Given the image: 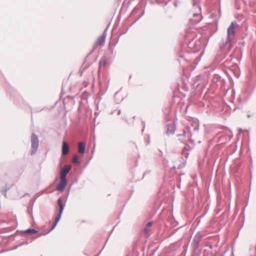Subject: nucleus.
Returning <instances> with one entry per match:
<instances>
[{
    "instance_id": "nucleus-10",
    "label": "nucleus",
    "mask_w": 256,
    "mask_h": 256,
    "mask_svg": "<svg viewBox=\"0 0 256 256\" xmlns=\"http://www.w3.org/2000/svg\"><path fill=\"white\" fill-rule=\"evenodd\" d=\"M175 129V126L172 124H167L166 133L168 134H173Z\"/></svg>"
},
{
    "instance_id": "nucleus-1",
    "label": "nucleus",
    "mask_w": 256,
    "mask_h": 256,
    "mask_svg": "<svg viewBox=\"0 0 256 256\" xmlns=\"http://www.w3.org/2000/svg\"><path fill=\"white\" fill-rule=\"evenodd\" d=\"M238 26V25L236 22H232L228 28L227 38L226 44H228L230 48L232 46V40L236 34V30Z\"/></svg>"
},
{
    "instance_id": "nucleus-4",
    "label": "nucleus",
    "mask_w": 256,
    "mask_h": 256,
    "mask_svg": "<svg viewBox=\"0 0 256 256\" xmlns=\"http://www.w3.org/2000/svg\"><path fill=\"white\" fill-rule=\"evenodd\" d=\"M32 148V150L31 152L32 154H34L36 152L38 147V137L34 134H32L31 137Z\"/></svg>"
},
{
    "instance_id": "nucleus-9",
    "label": "nucleus",
    "mask_w": 256,
    "mask_h": 256,
    "mask_svg": "<svg viewBox=\"0 0 256 256\" xmlns=\"http://www.w3.org/2000/svg\"><path fill=\"white\" fill-rule=\"evenodd\" d=\"M152 225V222H149L146 223V226L144 228V232L146 235L149 236L150 234V232L151 231V226Z\"/></svg>"
},
{
    "instance_id": "nucleus-13",
    "label": "nucleus",
    "mask_w": 256,
    "mask_h": 256,
    "mask_svg": "<svg viewBox=\"0 0 256 256\" xmlns=\"http://www.w3.org/2000/svg\"><path fill=\"white\" fill-rule=\"evenodd\" d=\"M24 234H36L38 232V231L34 230V229H28L24 231L23 232Z\"/></svg>"
},
{
    "instance_id": "nucleus-6",
    "label": "nucleus",
    "mask_w": 256,
    "mask_h": 256,
    "mask_svg": "<svg viewBox=\"0 0 256 256\" xmlns=\"http://www.w3.org/2000/svg\"><path fill=\"white\" fill-rule=\"evenodd\" d=\"M106 30L103 32L102 34L100 36L97 40L96 45L98 46H104L106 38Z\"/></svg>"
},
{
    "instance_id": "nucleus-16",
    "label": "nucleus",
    "mask_w": 256,
    "mask_h": 256,
    "mask_svg": "<svg viewBox=\"0 0 256 256\" xmlns=\"http://www.w3.org/2000/svg\"><path fill=\"white\" fill-rule=\"evenodd\" d=\"M195 123H196V126L194 128V130H198V120H197L195 122Z\"/></svg>"
},
{
    "instance_id": "nucleus-5",
    "label": "nucleus",
    "mask_w": 256,
    "mask_h": 256,
    "mask_svg": "<svg viewBox=\"0 0 256 256\" xmlns=\"http://www.w3.org/2000/svg\"><path fill=\"white\" fill-rule=\"evenodd\" d=\"M66 179L60 177V181L56 186L57 190L60 192H63L66 186Z\"/></svg>"
},
{
    "instance_id": "nucleus-17",
    "label": "nucleus",
    "mask_w": 256,
    "mask_h": 256,
    "mask_svg": "<svg viewBox=\"0 0 256 256\" xmlns=\"http://www.w3.org/2000/svg\"><path fill=\"white\" fill-rule=\"evenodd\" d=\"M120 110H119L118 112V114H120Z\"/></svg>"
},
{
    "instance_id": "nucleus-7",
    "label": "nucleus",
    "mask_w": 256,
    "mask_h": 256,
    "mask_svg": "<svg viewBox=\"0 0 256 256\" xmlns=\"http://www.w3.org/2000/svg\"><path fill=\"white\" fill-rule=\"evenodd\" d=\"M71 169V166L69 165H66L60 172V178H66V175Z\"/></svg>"
},
{
    "instance_id": "nucleus-14",
    "label": "nucleus",
    "mask_w": 256,
    "mask_h": 256,
    "mask_svg": "<svg viewBox=\"0 0 256 256\" xmlns=\"http://www.w3.org/2000/svg\"><path fill=\"white\" fill-rule=\"evenodd\" d=\"M72 162H74L77 164H79L80 163V160L78 157L77 155H75L74 156Z\"/></svg>"
},
{
    "instance_id": "nucleus-15",
    "label": "nucleus",
    "mask_w": 256,
    "mask_h": 256,
    "mask_svg": "<svg viewBox=\"0 0 256 256\" xmlns=\"http://www.w3.org/2000/svg\"><path fill=\"white\" fill-rule=\"evenodd\" d=\"M106 61L105 59L102 60L100 62V66H104L106 64Z\"/></svg>"
},
{
    "instance_id": "nucleus-12",
    "label": "nucleus",
    "mask_w": 256,
    "mask_h": 256,
    "mask_svg": "<svg viewBox=\"0 0 256 256\" xmlns=\"http://www.w3.org/2000/svg\"><path fill=\"white\" fill-rule=\"evenodd\" d=\"M86 144L83 142H80L78 144V151L80 154H84L85 151Z\"/></svg>"
},
{
    "instance_id": "nucleus-8",
    "label": "nucleus",
    "mask_w": 256,
    "mask_h": 256,
    "mask_svg": "<svg viewBox=\"0 0 256 256\" xmlns=\"http://www.w3.org/2000/svg\"><path fill=\"white\" fill-rule=\"evenodd\" d=\"M190 142L192 144V146H190L188 145L185 146L182 151V154L186 158L188 155V152L189 150L190 149H191L194 146L193 141H192Z\"/></svg>"
},
{
    "instance_id": "nucleus-11",
    "label": "nucleus",
    "mask_w": 256,
    "mask_h": 256,
    "mask_svg": "<svg viewBox=\"0 0 256 256\" xmlns=\"http://www.w3.org/2000/svg\"><path fill=\"white\" fill-rule=\"evenodd\" d=\"M69 150V147L68 144L66 142H64L62 148V154L63 155H66Z\"/></svg>"
},
{
    "instance_id": "nucleus-18",
    "label": "nucleus",
    "mask_w": 256,
    "mask_h": 256,
    "mask_svg": "<svg viewBox=\"0 0 256 256\" xmlns=\"http://www.w3.org/2000/svg\"><path fill=\"white\" fill-rule=\"evenodd\" d=\"M144 125H145V124H144V122H143V126H144Z\"/></svg>"
},
{
    "instance_id": "nucleus-3",
    "label": "nucleus",
    "mask_w": 256,
    "mask_h": 256,
    "mask_svg": "<svg viewBox=\"0 0 256 256\" xmlns=\"http://www.w3.org/2000/svg\"><path fill=\"white\" fill-rule=\"evenodd\" d=\"M58 205L59 208H60L59 214H58V217L56 218V221L54 222V224L52 228L50 230V232L52 231L56 227L57 223L60 220L61 218L63 210L65 206V204H63L62 199L61 198H59L58 199Z\"/></svg>"
},
{
    "instance_id": "nucleus-2",
    "label": "nucleus",
    "mask_w": 256,
    "mask_h": 256,
    "mask_svg": "<svg viewBox=\"0 0 256 256\" xmlns=\"http://www.w3.org/2000/svg\"><path fill=\"white\" fill-rule=\"evenodd\" d=\"M198 2V0H194L193 2L194 8L195 9L196 12L192 14V18L190 20L192 24H196L202 20V16L200 14L201 8Z\"/></svg>"
}]
</instances>
